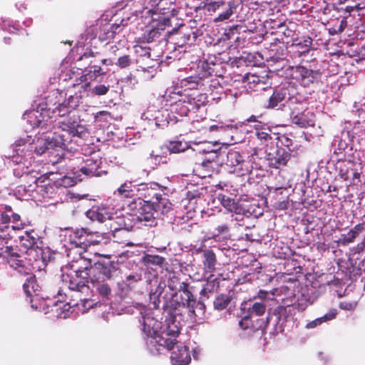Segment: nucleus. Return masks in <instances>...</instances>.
<instances>
[{"mask_svg":"<svg viewBox=\"0 0 365 365\" xmlns=\"http://www.w3.org/2000/svg\"><path fill=\"white\" fill-rule=\"evenodd\" d=\"M293 150H286L284 148H277L276 145L269 146L265 149L266 159L269 166L275 169H280L287 166Z\"/></svg>","mask_w":365,"mask_h":365,"instance_id":"obj_4","label":"nucleus"},{"mask_svg":"<svg viewBox=\"0 0 365 365\" xmlns=\"http://www.w3.org/2000/svg\"><path fill=\"white\" fill-rule=\"evenodd\" d=\"M352 52L353 53L351 54V56L356 57V61L365 60V46H363Z\"/></svg>","mask_w":365,"mask_h":365,"instance_id":"obj_61","label":"nucleus"},{"mask_svg":"<svg viewBox=\"0 0 365 365\" xmlns=\"http://www.w3.org/2000/svg\"><path fill=\"white\" fill-rule=\"evenodd\" d=\"M266 311V305L262 302H255L251 307L249 308L248 312L250 316L255 314L256 316H262Z\"/></svg>","mask_w":365,"mask_h":365,"instance_id":"obj_50","label":"nucleus"},{"mask_svg":"<svg viewBox=\"0 0 365 365\" xmlns=\"http://www.w3.org/2000/svg\"><path fill=\"white\" fill-rule=\"evenodd\" d=\"M295 115L291 118L294 124L301 128L313 127L315 125V115L312 112L307 110L305 108L299 112H295Z\"/></svg>","mask_w":365,"mask_h":365,"instance_id":"obj_25","label":"nucleus"},{"mask_svg":"<svg viewBox=\"0 0 365 365\" xmlns=\"http://www.w3.org/2000/svg\"><path fill=\"white\" fill-rule=\"evenodd\" d=\"M255 135L262 148L266 149L274 144L277 133L272 132L269 126L259 123L255 125Z\"/></svg>","mask_w":365,"mask_h":365,"instance_id":"obj_15","label":"nucleus"},{"mask_svg":"<svg viewBox=\"0 0 365 365\" xmlns=\"http://www.w3.org/2000/svg\"><path fill=\"white\" fill-rule=\"evenodd\" d=\"M93 269V275L96 274V277H98L97 274L102 275L101 279L103 280L109 279L118 269V263L110 260V255H106L102 259L94 263Z\"/></svg>","mask_w":365,"mask_h":365,"instance_id":"obj_12","label":"nucleus"},{"mask_svg":"<svg viewBox=\"0 0 365 365\" xmlns=\"http://www.w3.org/2000/svg\"><path fill=\"white\" fill-rule=\"evenodd\" d=\"M108 220V227L113 232V235L115 237V233L118 232H127L129 229L126 227L125 218L124 216L112 217L110 215Z\"/></svg>","mask_w":365,"mask_h":365,"instance_id":"obj_33","label":"nucleus"},{"mask_svg":"<svg viewBox=\"0 0 365 365\" xmlns=\"http://www.w3.org/2000/svg\"><path fill=\"white\" fill-rule=\"evenodd\" d=\"M161 329L169 336L176 339L180 331L179 322L176 320V316H165V319Z\"/></svg>","mask_w":365,"mask_h":365,"instance_id":"obj_30","label":"nucleus"},{"mask_svg":"<svg viewBox=\"0 0 365 365\" xmlns=\"http://www.w3.org/2000/svg\"><path fill=\"white\" fill-rule=\"evenodd\" d=\"M202 264L204 274H213L216 270L217 259L215 253L210 249L201 250Z\"/></svg>","mask_w":365,"mask_h":365,"instance_id":"obj_23","label":"nucleus"},{"mask_svg":"<svg viewBox=\"0 0 365 365\" xmlns=\"http://www.w3.org/2000/svg\"><path fill=\"white\" fill-rule=\"evenodd\" d=\"M81 99V98L78 95L70 96L64 101V102L68 106V107L73 110L75 108L78 106Z\"/></svg>","mask_w":365,"mask_h":365,"instance_id":"obj_58","label":"nucleus"},{"mask_svg":"<svg viewBox=\"0 0 365 365\" xmlns=\"http://www.w3.org/2000/svg\"><path fill=\"white\" fill-rule=\"evenodd\" d=\"M153 185L154 187L146 183L138 185V192L135 195L136 201H139L138 205H142V202H143V203H153L160 192L157 189L158 185L155 183Z\"/></svg>","mask_w":365,"mask_h":365,"instance_id":"obj_16","label":"nucleus"},{"mask_svg":"<svg viewBox=\"0 0 365 365\" xmlns=\"http://www.w3.org/2000/svg\"><path fill=\"white\" fill-rule=\"evenodd\" d=\"M220 2V1H213L205 3L202 7L205 13L208 15L217 14Z\"/></svg>","mask_w":365,"mask_h":365,"instance_id":"obj_52","label":"nucleus"},{"mask_svg":"<svg viewBox=\"0 0 365 365\" xmlns=\"http://www.w3.org/2000/svg\"><path fill=\"white\" fill-rule=\"evenodd\" d=\"M336 168L339 170V175L344 180L349 179V173L353 171V166L355 165L354 160H347L344 156L342 158L338 159Z\"/></svg>","mask_w":365,"mask_h":365,"instance_id":"obj_34","label":"nucleus"},{"mask_svg":"<svg viewBox=\"0 0 365 365\" xmlns=\"http://www.w3.org/2000/svg\"><path fill=\"white\" fill-rule=\"evenodd\" d=\"M239 326L242 330H248L250 332H255L256 328L252 324L250 314L245 315L239 322Z\"/></svg>","mask_w":365,"mask_h":365,"instance_id":"obj_49","label":"nucleus"},{"mask_svg":"<svg viewBox=\"0 0 365 365\" xmlns=\"http://www.w3.org/2000/svg\"><path fill=\"white\" fill-rule=\"evenodd\" d=\"M243 81L247 83L248 90L257 92L271 88L272 84L269 72L266 70L248 73L244 76Z\"/></svg>","mask_w":365,"mask_h":365,"instance_id":"obj_5","label":"nucleus"},{"mask_svg":"<svg viewBox=\"0 0 365 365\" xmlns=\"http://www.w3.org/2000/svg\"><path fill=\"white\" fill-rule=\"evenodd\" d=\"M71 111H72V109L70 107H68V106L66 105V103L64 101L63 103H60L53 110V113H56V115L60 117H63L66 115H69Z\"/></svg>","mask_w":365,"mask_h":365,"instance_id":"obj_55","label":"nucleus"},{"mask_svg":"<svg viewBox=\"0 0 365 365\" xmlns=\"http://www.w3.org/2000/svg\"><path fill=\"white\" fill-rule=\"evenodd\" d=\"M186 196L190 203H196L197 199L202 198V194L198 190L188 191Z\"/></svg>","mask_w":365,"mask_h":365,"instance_id":"obj_60","label":"nucleus"},{"mask_svg":"<svg viewBox=\"0 0 365 365\" xmlns=\"http://www.w3.org/2000/svg\"><path fill=\"white\" fill-rule=\"evenodd\" d=\"M20 241L21 245L26 248V253L29 255L31 256L34 252L36 253V256L34 257L35 260L42 257L43 251L36 245V239L31 236L29 233L26 232L24 236H22Z\"/></svg>","mask_w":365,"mask_h":365,"instance_id":"obj_27","label":"nucleus"},{"mask_svg":"<svg viewBox=\"0 0 365 365\" xmlns=\"http://www.w3.org/2000/svg\"><path fill=\"white\" fill-rule=\"evenodd\" d=\"M170 360L173 365H187L191 361L189 348L187 346H177L170 355Z\"/></svg>","mask_w":365,"mask_h":365,"instance_id":"obj_24","label":"nucleus"},{"mask_svg":"<svg viewBox=\"0 0 365 365\" xmlns=\"http://www.w3.org/2000/svg\"><path fill=\"white\" fill-rule=\"evenodd\" d=\"M207 96L205 94L200 93L195 97H188L185 103L190 107L191 112H196L200 108L205 106Z\"/></svg>","mask_w":365,"mask_h":365,"instance_id":"obj_41","label":"nucleus"},{"mask_svg":"<svg viewBox=\"0 0 365 365\" xmlns=\"http://www.w3.org/2000/svg\"><path fill=\"white\" fill-rule=\"evenodd\" d=\"M218 200L220 202L223 207L230 212H234L237 215H246L248 212L237 200L227 196L225 194H219L217 196Z\"/></svg>","mask_w":365,"mask_h":365,"instance_id":"obj_21","label":"nucleus"},{"mask_svg":"<svg viewBox=\"0 0 365 365\" xmlns=\"http://www.w3.org/2000/svg\"><path fill=\"white\" fill-rule=\"evenodd\" d=\"M116 66L120 68H125L130 66L131 58L129 55H124L118 58Z\"/></svg>","mask_w":365,"mask_h":365,"instance_id":"obj_59","label":"nucleus"},{"mask_svg":"<svg viewBox=\"0 0 365 365\" xmlns=\"http://www.w3.org/2000/svg\"><path fill=\"white\" fill-rule=\"evenodd\" d=\"M110 86L109 84H98L95 86L91 89V93L95 96H105L106 95L109 90H110Z\"/></svg>","mask_w":365,"mask_h":365,"instance_id":"obj_53","label":"nucleus"},{"mask_svg":"<svg viewBox=\"0 0 365 365\" xmlns=\"http://www.w3.org/2000/svg\"><path fill=\"white\" fill-rule=\"evenodd\" d=\"M69 265L72 272L88 273L93 275V265H92L91 259L83 256L81 253L76 259H73Z\"/></svg>","mask_w":365,"mask_h":365,"instance_id":"obj_22","label":"nucleus"},{"mask_svg":"<svg viewBox=\"0 0 365 365\" xmlns=\"http://www.w3.org/2000/svg\"><path fill=\"white\" fill-rule=\"evenodd\" d=\"M246 162L240 153L235 150H230L227 153L226 164L227 166L234 168L235 170H244V165Z\"/></svg>","mask_w":365,"mask_h":365,"instance_id":"obj_32","label":"nucleus"},{"mask_svg":"<svg viewBox=\"0 0 365 365\" xmlns=\"http://www.w3.org/2000/svg\"><path fill=\"white\" fill-rule=\"evenodd\" d=\"M86 215L92 221L98 222H104L110 218V214L106 211V209L100 207H93L86 212Z\"/></svg>","mask_w":365,"mask_h":365,"instance_id":"obj_37","label":"nucleus"},{"mask_svg":"<svg viewBox=\"0 0 365 365\" xmlns=\"http://www.w3.org/2000/svg\"><path fill=\"white\" fill-rule=\"evenodd\" d=\"M86 128L76 120L71 119L63 120L58 123L51 137H48L43 147L36 148L38 154L41 155L46 150L60 148L63 150L72 149L69 145L75 137L81 138L85 133Z\"/></svg>","mask_w":365,"mask_h":365,"instance_id":"obj_1","label":"nucleus"},{"mask_svg":"<svg viewBox=\"0 0 365 365\" xmlns=\"http://www.w3.org/2000/svg\"><path fill=\"white\" fill-rule=\"evenodd\" d=\"M120 31L121 25L120 24L105 23L99 27V40L101 41H110Z\"/></svg>","mask_w":365,"mask_h":365,"instance_id":"obj_28","label":"nucleus"},{"mask_svg":"<svg viewBox=\"0 0 365 365\" xmlns=\"http://www.w3.org/2000/svg\"><path fill=\"white\" fill-rule=\"evenodd\" d=\"M176 111L181 116H187L190 113H192L191 110H190V107L185 103V101H183L182 102L180 101L178 103H176Z\"/></svg>","mask_w":365,"mask_h":365,"instance_id":"obj_56","label":"nucleus"},{"mask_svg":"<svg viewBox=\"0 0 365 365\" xmlns=\"http://www.w3.org/2000/svg\"><path fill=\"white\" fill-rule=\"evenodd\" d=\"M142 331L144 334V340L145 344L150 341V338H153L158 333V329L160 327V323L153 317L145 316L143 318Z\"/></svg>","mask_w":365,"mask_h":365,"instance_id":"obj_26","label":"nucleus"},{"mask_svg":"<svg viewBox=\"0 0 365 365\" xmlns=\"http://www.w3.org/2000/svg\"><path fill=\"white\" fill-rule=\"evenodd\" d=\"M312 43V40L311 38H307L303 41H299V38H297L292 42L291 48H292L293 52L297 53L298 57H300L302 55L309 53Z\"/></svg>","mask_w":365,"mask_h":365,"instance_id":"obj_38","label":"nucleus"},{"mask_svg":"<svg viewBox=\"0 0 365 365\" xmlns=\"http://www.w3.org/2000/svg\"><path fill=\"white\" fill-rule=\"evenodd\" d=\"M289 96V93L287 88H280L273 91L272 94L270 96L267 108H274L279 105L285 106L282 103Z\"/></svg>","mask_w":365,"mask_h":365,"instance_id":"obj_29","label":"nucleus"},{"mask_svg":"<svg viewBox=\"0 0 365 365\" xmlns=\"http://www.w3.org/2000/svg\"><path fill=\"white\" fill-rule=\"evenodd\" d=\"M167 148L170 153H179L188 149L189 145L186 142L180 140L170 141L167 145Z\"/></svg>","mask_w":365,"mask_h":365,"instance_id":"obj_46","label":"nucleus"},{"mask_svg":"<svg viewBox=\"0 0 365 365\" xmlns=\"http://www.w3.org/2000/svg\"><path fill=\"white\" fill-rule=\"evenodd\" d=\"M337 314H338V312L336 309H330L327 314H325L324 316L321 317L322 319L323 320V323L335 319Z\"/></svg>","mask_w":365,"mask_h":365,"instance_id":"obj_62","label":"nucleus"},{"mask_svg":"<svg viewBox=\"0 0 365 365\" xmlns=\"http://www.w3.org/2000/svg\"><path fill=\"white\" fill-rule=\"evenodd\" d=\"M286 103L291 111V118L296 114L295 112H299L304 108V103L299 101L295 96H289L287 101H286Z\"/></svg>","mask_w":365,"mask_h":365,"instance_id":"obj_44","label":"nucleus"},{"mask_svg":"<svg viewBox=\"0 0 365 365\" xmlns=\"http://www.w3.org/2000/svg\"><path fill=\"white\" fill-rule=\"evenodd\" d=\"M93 286L96 287V290L99 296L103 300H108L112 297V289L110 286L104 282V280L101 281V276L96 277V281L92 282Z\"/></svg>","mask_w":365,"mask_h":365,"instance_id":"obj_39","label":"nucleus"},{"mask_svg":"<svg viewBox=\"0 0 365 365\" xmlns=\"http://www.w3.org/2000/svg\"><path fill=\"white\" fill-rule=\"evenodd\" d=\"M138 209V213L136 214L137 220L145 222V226H153L155 225L157 214L151 203H143Z\"/></svg>","mask_w":365,"mask_h":365,"instance_id":"obj_20","label":"nucleus"},{"mask_svg":"<svg viewBox=\"0 0 365 365\" xmlns=\"http://www.w3.org/2000/svg\"><path fill=\"white\" fill-rule=\"evenodd\" d=\"M138 185H133L131 181H125L115 192L114 194L120 199H130L132 201L128 204L130 210L137 209L136 195Z\"/></svg>","mask_w":365,"mask_h":365,"instance_id":"obj_14","label":"nucleus"},{"mask_svg":"<svg viewBox=\"0 0 365 365\" xmlns=\"http://www.w3.org/2000/svg\"><path fill=\"white\" fill-rule=\"evenodd\" d=\"M25 276H28L25 282L23 284V289L26 294L29 296H32L33 294L38 295V292L40 291V287L36 282V278L34 274H33V270L31 271V274H24Z\"/></svg>","mask_w":365,"mask_h":365,"instance_id":"obj_40","label":"nucleus"},{"mask_svg":"<svg viewBox=\"0 0 365 365\" xmlns=\"http://www.w3.org/2000/svg\"><path fill=\"white\" fill-rule=\"evenodd\" d=\"M176 0H161V1H163V9L162 11H160V12H162V14L163 15L165 14H169L170 12L172 13V18L170 19H172V21L174 19V20H176V18H175L174 16V12H175V9L174 8H171V6L175 4Z\"/></svg>","mask_w":365,"mask_h":365,"instance_id":"obj_54","label":"nucleus"},{"mask_svg":"<svg viewBox=\"0 0 365 365\" xmlns=\"http://www.w3.org/2000/svg\"><path fill=\"white\" fill-rule=\"evenodd\" d=\"M231 298L227 294L218 295L213 302L215 309L221 311L225 309L230 303Z\"/></svg>","mask_w":365,"mask_h":365,"instance_id":"obj_47","label":"nucleus"},{"mask_svg":"<svg viewBox=\"0 0 365 365\" xmlns=\"http://www.w3.org/2000/svg\"><path fill=\"white\" fill-rule=\"evenodd\" d=\"M103 64H97L84 70L85 74L82 75L80 78L81 81H96L100 76H105L107 71H104L102 68Z\"/></svg>","mask_w":365,"mask_h":365,"instance_id":"obj_36","label":"nucleus"},{"mask_svg":"<svg viewBox=\"0 0 365 365\" xmlns=\"http://www.w3.org/2000/svg\"><path fill=\"white\" fill-rule=\"evenodd\" d=\"M274 145L277 148H284L286 150H293L292 148L293 145V140L286 134H280L277 133L276 135V140Z\"/></svg>","mask_w":365,"mask_h":365,"instance_id":"obj_45","label":"nucleus"},{"mask_svg":"<svg viewBox=\"0 0 365 365\" xmlns=\"http://www.w3.org/2000/svg\"><path fill=\"white\" fill-rule=\"evenodd\" d=\"M190 284L185 282H179V287L175 288L180 294H178L181 300L187 304V309L191 317H197L199 314H204L205 305L203 302H197L192 292Z\"/></svg>","mask_w":365,"mask_h":365,"instance_id":"obj_3","label":"nucleus"},{"mask_svg":"<svg viewBox=\"0 0 365 365\" xmlns=\"http://www.w3.org/2000/svg\"><path fill=\"white\" fill-rule=\"evenodd\" d=\"M63 281L68 284L70 290L82 292L85 288H88V283L96 281V274L72 272L66 275L63 274Z\"/></svg>","mask_w":365,"mask_h":365,"instance_id":"obj_8","label":"nucleus"},{"mask_svg":"<svg viewBox=\"0 0 365 365\" xmlns=\"http://www.w3.org/2000/svg\"><path fill=\"white\" fill-rule=\"evenodd\" d=\"M219 287V282L217 278H214V274H210L207 277V282L200 291V294L203 296L208 293H213L217 290Z\"/></svg>","mask_w":365,"mask_h":365,"instance_id":"obj_43","label":"nucleus"},{"mask_svg":"<svg viewBox=\"0 0 365 365\" xmlns=\"http://www.w3.org/2000/svg\"><path fill=\"white\" fill-rule=\"evenodd\" d=\"M240 3V0L220 1L217 14V16L214 21L217 22L228 19L234 14Z\"/></svg>","mask_w":365,"mask_h":365,"instance_id":"obj_19","label":"nucleus"},{"mask_svg":"<svg viewBox=\"0 0 365 365\" xmlns=\"http://www.w3.org/2000/svg\"><path fill=\"white\" fill-rule=\"evenodd\" d=\"M177 343L175 338L161 330L147 342V347L153 354L160 353L163 349L171 350Z\"/></svg>","mask_w":365,"mask_h":365,"instance_id":"obj_10","label":"nucleus"},{"mask_svg":"<svg viewBox=\"0 0 365 365\" xmlns=\"http://www.w3.org/2000/svg\"><path fill=\"white\" fill-rule=\"evenodd\" d=\"M358 235L351 229L346 235H342L341 238L339 239V242L344 245H346L355 240Z\"/></svg>","mask_w":365,"mask_h":365,"instance_id":"obj_57","label":"nucleus"},{"mask_svg":"<svg viewBox=\"0 0 365 365\" xmlns=\"http://www.w3.org/2000/svg\"><path fill=\"white\" fill-rule=\"evenodd\" d=\"M169 34H175L176 42L178 46H182L187 43H192L199 35V30L196 26L181 24L178 28H173Z\"/></svg>","mask_w":365,"mask_h":365,"instance_id":"obj_11","label":"nucleus"},{"mask_svg":"<svg viewBox=\"0 0 365 365\" xmlns=\"http://www.w3.org/2000/svg\"><path fill=\"white\" fill-rule=\"evenodd\" d=\"M348 147L347 143L345 141L340 140L338 144V148L335 149L334 154L339 155L342 154Z\"/></svg>","mask_w":365,"mask_h":365,"instance_id":"obj_64","label":"nucleus"},{"mask_svg":"<svg viewBox=\"0 0 365 365\" xmlns=\"http://www.w3.org/2000/svg\"><path fill=\"white\" fill-rule=\"evenodd\" d=\"M203 78L199 76H192L183 78L180 81L182 86L186 87L187 89H197L198 87L203 86Z\"/></svg>","mask_w":365,"mask_h":365,"instance_id":"obj_42","label":"nucleus"},{"mask_svg":"<svg viewBox=\"0 0 365 365\" xmlns=\"http://www.w3.org/2000/svg\"><path fill=\"white\" fill-rule=\"evenodd\" d=\"M141 279L140 277L137 274H130L125 277L123 283L125 285L127 290H131L135 287L136 283Z\"/></svg>","mask_w":365,"mask_h":365,"instance_id":"obj_51","label":"nucleus"},{"mask_svg":"<svg viewBox=\"0 0 365 365\" xmlns=\"http://www.w3.org/2000/svg\"><path fill=\"white\" fill-rule=\"evenodd\" d=\"M151 204L155 209L157 215L158 214H167L170 211L172 205V203L167 198L165 195L160 192Z\"/></svg>","mask_w":365,"mask_h":365,"instance_id":"obj_31","label":"nucleus"},{"mask_svg":"<svg viewBox=\"0 0 365 365\" xmlns=\"http://www.w3.org/2000/svg\"><path fill=\"white\" fill-rule=\"evenodd\" d=\"M171 25L172 19L168 17H162L156 21H153L152 23L147 26L143 38L148 43L152 42L159 38L165 29L171 26Z\"/></svg>","mask_w":365,"mask_h":365,"instance_id":"obj_13","label":"nucleus"},{"mask_svg":"<svg viewBox=\"0 0 365 365\" xmlns=\"http://www.w3.org/2000/svg\"><path fill=\"white\" fill-rule=\"evenodd\" d=\"M212 153L214 154V157L203 160L196 168L197 175L202 178L211 176L213 172L212 163L217 158V155L215 151H212Z\"/></svg>","mask_w":365,"mask_h":365,"instance_id":"obj_35","label":"nucleus"},{"mask_svg":"<svg viewBox=\"0 0 365 365\" xmlns=\"http://www.w3.org/2000/svg\"><path fill=\"white\" fill-rule=\"evenodd\" d=\"M101 158L98 155L85 156L79 167V171L85 176L101 177L107 174Z\"/></svg>","mask_w":365,"mask_h":365,"instance_id":"obj_7","label":"nucleus"},{"mask_svg":"<svg viewBox=\"0 0 365 365\" xmlns=\"http://www.w3.org/2000/svg\"><path fill=\"white\" fill-rule=\"evenodd\" d=\"M162 292H160L159 294H156V293L151 294L150 296V299L151 303L153 304L154 309H159L160 304L161 303L160 295ZM163 314H166L165 316H176L181 315L183 309H187V304L183 300H181L180 297H178V292H174L170 294H165L163 297Z\"/></svg>","mask_w":365,"mask_h":365,"instance_id":"obj_2","label":"nucleus"},{"mask_svg":"<svg viewBox=\"0 0 365 365\" xmlns=\"http://www.w3.org/2000/svg\"><path fill=\"white\" fill-rule=\"evenodd\" d=\"M291 77L298 81L302 86L309 87L321 76L319 71L307 68L302 66L289 67Z\"/></svg>","mask_w":365,"mask_h":365,"instance_id":"obj_9","label":"nucleus"},{"mask_svg":"<svg viewBox=\"0 0 365 365\" xmlns=\"http://www.w3.org/2000/svg\"><path fill=\"white\" fill-rule=\"evenodd\" d=\"M3 252L5 255L8 264L12 269L16 270L22 275L31 274L33 267L30 263L31 259L29 260L23 259V257L10 246H6L5 250Z\"/></svg>","mask_w":365,"mask_h":365,"instance_id":"obj_6","label":"nucleus"},{"mask_svg":"<svg viewBox=\"0 0 365 365\" xmlns=\"http://www.w3.org/2000/svg\"><path fill=\"white\" fill-rule=\"evenodd\" d=\"M289 314L290 312L287 309V307L280 305L274 308L272 316L267 317V322L274 318V331L276 334L282 333L284 331Z\"/></svg>","mask_w":365,"mask_h":365,"instance_id":"obj_17","label":"nucleus"},{"mask_svg":"<svg viewBox=\"0 0 365 365\" xmlns=\"http://www.w3.org/2000/svg\"><path fill=\"white\" fill-rule=\"evenodd\" d=\"M107 60L101 58L99 52H94L91 49L86 50L77 60L81 69H88L97 64H106Z\"/></svg>","mask_w":365,"mask_h":365,"instance_id":"obj_18","label":"nucleus"},{"mask_svg":"<svg viewBox=\"0 0 365 365\" xmlns=\"http://www.w3.org/2000/svg\"><path fill=\"white\" fill-rule=\"evenodd\" d=\"M143 262L147 264H153L163 267L165 262V259L159 255L148 254L143 257Z\"/></svg>","mask_w":365,"mask_h":365,"instance_id":"obj_48","label":"nucleus"},{"mask_svg":"<svg viewBox=\"0 0 365 365\" xmlns=\"http://www.w3.org/2000/svg\"><path fill=\"white\" fill-rule=\"evenodd\" d=\"M80 304L78 302H76L74 299H71L69 302H67L66 304L63 305V313L64 314L63 317L66 318L67 317V314L65 313V312H69L70 309L73 307H78Z\"/></svg>","mask_w":365,"mask_h":365,"instance_id":"obj_63","label":"nucleus"}]
</instances>
